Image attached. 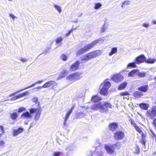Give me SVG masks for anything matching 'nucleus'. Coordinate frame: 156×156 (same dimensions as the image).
Returning <instances> with one entry per match:
<instances>
[{
  "mask_svg": "<svg viewBox=\"0 0 156 156\" xmlns=\"http://www.w3.org/2000/svg\"><path fill=\"white\" fill-rule=\"evenodd\" d=\"M61 152H55L53 154L54 156H60Z\"/></svg>",
  "mask_w": 156,
  "mask_h": 156,
  "instance_id": "41",
  "label": "nucleus"
},
{
  "mask_svg": "<svg viewBox=\"0 0 156 156\" xmlns=\"http://www.w3.org/2000/svg\"><path fill=\"white\" fill-rule=\"evenodd\" d=\"M117 51V48L114 47L111 48V51L109 53L108 55L110 56L116 53Z\"/></svg>",
  "mask_w": 156,
  "mask_h": 156,
  "instance_id": "24",
  "label": "nucleus"
},
{
  "mask_svg": "<svg viewBox=\"0 0 156 156\" xmlns=\"http://www.w3.org/2000/svg\"><path fill=\"white\" fill-rule=\"evenodd\" d=\"M61 58L63 61H66L67 59V57L66 56L63 54H62L61 55Z\"/></svg>",
  "mask_w": 156,
  "mask_h": 156,
  "instance_id": "40",
  "label": "nucleus"
},
{
  "mask_svg": "<svg viewBox=\"0 0 156 156\" xmlns=\"http://www.w3.org/2000/svg\"><path fill=\"white\" fill-rule=\"evenodd\" d=\"M136 67V63L134 62H131L129 63L127 65V68H134Z\"/></svg>",
  "mask_w": 156,
  "mask_h": 156,
  "instance_id": "30",
  "label": "nucleus"
},
{
  "mask_svg": "<svg viewBox=\"0 0 156 156\" xmlns=\"http://www.w3.org/2000/svg\"><path fill=\"white\" fill-rule=\"evenodd\" d=\"M73 74L75 80H76L80 79L81 77V75L82 74V73L80 72H77L74 73Z\"/></svg>",
  "mask_w": 156,
  "mask_h": 156,
  "instance_id": "17",
  "label": "nucleus"
},
{
  "mask_svg": "<svg viewBox=\"0 0 156 156\" xmlns=\"http://www.w3.org/2000/svg\"><path fill=\"white\" fill-rule=\"evenodd\" d=\"M91 100L93 102H96L101 101V98L98 95H95L92 97Z\"/></svg>",
  "mask_w": 156,
  "mask_h": 156,
  "instance_id": "21",
  "label": "nucleus"
},
{
  "mask_svg": "<svg viewBox=\"0 0 156 156\" xmlns=\"http://www.w3.org/2000/svg\"><path fill=\"white\" fill-rule=\"evenodd\" d=\"M154 78L156 80V76H155V77H154Z\"/></svg>",
  "mask_w": 156,
  "mask_h": 156,
  "instance_id": "64",
  "label": "nucleus"
},
{
  "mask_svg": "<svg viewBox=\"0 0 156 156\" xmlns=\"http://www.w3.org/2000/svg\"><path fill=\"white\" fill-rule=\"evenodd\" d=\"M125 136V134L123 132L118 131L115 133L114 138L115 140H119L123 139Z\"/></svg>",
  "mask_w": 156,
  "mask_h": 156,
  "instance_id": "7",
  "label": "nucleus"
},
{
  "mask_svg": "<svg viewBox=\"0 0 156 156\" xmlns=\"http://www.w3.org/2000/svg\"><path fill=\"white\" fill-rule=\"evenodd\" d=\"M73 147L71 146H68L66 148V150L68 151H72L73 150Z\"/></svg>",
  "mask_w": 156,
  "mask_h": 156,
  "instance_id": "48",
  "label": "nucleus"
},
{
  "mask_svg": "<svg viewBox=\"0 0 156 156\" xmlns=\"http://www.w3.org/2000/svg\"><path fill=\"white\" fill-rule=\"evenodd\" d=\"M2 134H0V137L1 136Z\"/></svg>",
  "mask_w": 156,
  "mask_h": 156,
  "instance_id": "63",
  "label": "nucleus"
},
{
  "mask_svg": "<svg viewBox=\"0 0 156 156\" xmlns=\"http://www.w3.org/2000/svg\"><path fill=\"white\" fill-rule=\"evenodd\" d=\"M146 60V58L144 55H141L136 58V63L137 64L144 62Z\"/></svg>",
  "mask_w": 156,
  "mask_h": 156,
  "instance_id": "14",
  "label": "nucleus"
},
{
  "mask_svg": "<svg viewBox=\"0 0 156 156\" xmlns=\"http://www.w3.org/2000/svg\"><path fill=\"white\" fill-rule=\"evenodd\" d=\"M130 4V1L129 0H126L124 1L122 3L121 5L122 8L123 9L125 8L126 6H128Z\"/></svg>",
  "mask_w": 156,
  "mask_h": 156,
  "instance_id": "20",
  "label": "nucleus"
},
{
  "mask_svg": "<svg viewBox=\"0 0 156 156\" xmlns=\"http://www.w3.org/2000/svg\"><path fill=\"white\" fill-rule=\"evenodd\" d=\"M156 61V59L149 58L146 61V62L149 63L153 64Z\"/></svg>",
  "mask_w": 156,
  "mask_h": 156,
  "instance_id": "33",
  "label": "nucleus"
},
{
  "mask_svg": "<svg viewBox=\"0 0 156 156\" xmlns=\"http://www.w3.org/2000/svg\"><path fill=\"white\" fill-rule=\"evenodd\" d=\"M16 96H17V97L18 99L21 98H22V97H23L21 94L17 95Z\"/></svg>",
  "mask_w": 156,
  "mask_h": 156,
  "instance_id": "58",
  "label": "nucleus"
},
{
  "mask_svg": "<svg viewBox=\"0 0 156 156\" xmlns=\"http://www.w3.org/2000/svg\"><path fill=\"white\" fill-rule=\"evenodd\" d=\"M37 100V98H34L33 99V101L34 102H36Z\"/></svg>",
  "mask_w": 156,
  "mask_h": 156,
  "instance_id": "55",
  "label": "nucleus"
},
{
  "mask_svg": "<svg viewBox=\"0 0 156 156\" xmlns=\"http://www.w3.org/2000/svg\"><path fill=\"white\" fill-rule=\"evenodd\" d=\"M30 114H33L37 112L35 116L34 120L37 121L39 119L41 114V108H31L29 110Z\"/></svg>",
  "mask_w": 156,
  "mask_h": 156,
  "instance_id": "6",
  "label": "nucleus"
},
{
  "mask_svg": "<svg viewBox=\"0 0 156 156\" xmlns=\"http://www.w3.org/2000/svg\"><path fill=\"white\" fill-rule=\"evenodd\" d=\"M57 83L53 81H50L46 82L43 86L39 87L34 88V89H40L42 88H47L51 86L53 89H55V87L57 86Z\"/></svg>",
  "mask_w": 156,
  "mask_h": 156,
  "instance_id": "5",
  "label": "nucleus"
},
{
  "mask_svg": "<svg viewBox=\"0 0 156 156\" xmlns=\"http://www.w3.org/2000/svg\"><path fill=\"white\" fill-rule=\"evenodd\" d=\"M0 130H1L2 131V133H5L3 126H0Z\"/></svg>",
  "mask_w": 156,
  "mask_h": 156,
  "instance_id": "53",
  "label": "nucleus"
},
{
  "mask_svg": "<svg viewBox=\"0 0 156 156\" xmlns=\"http://www.w3.org/2000/svg\"><path fill=\"white\" fill-rule=\"evenodd\" d=\"M66 79L71 83L75 81L73 74L69 75L68 77H66Z\"/></svg>",
  "mask_w": 156,
  "mask_h": 156,
  "instance_id": "23",
  "label": "nucleus"
},
{
  "mask_svg": "<svg viewBox=\"0 0 156 156\" xmlns=\"http://www.w3.org/2000/svg\"><path fill=\"white\" fill-rule=\"evenodd\" d=\"M147 85H143L139 88L138 90L144 92H146L147 90Z\"/></svg>",
  "mask_w": 156,
  "mask_h": 156,
  "instance_id": "25",
  "label": "nucleus"
},
{
  "mask_svg": "<svg viewBox=\"0 0 156 156\" xmlns=\"http://www.w3.org/2000/svg\"><path fill=\"white\" fill-rule=\"evenodd\" d=\"M18 117V115L16 112L11 113L10 115V117L12 120H15Z\"/></svg>",
  "mask_w": 156,
  "mask_h": 156,
  "instance_id": "27",
  "label": "nucleus"
},
{
  "mask_svg": "<svg viewBox=\"0 0 156 156\" xmlns=\"http://www.w3.org/2000/svg\"><path fill=\"white\" fill-rule=\"evenodd\" d=\"M24 89H22V90H20L19 91H18L16 92V93H12V94H10L9 96V97H11V96H14V95H15L16 93H19V92H20V91H22V90H24Z\"/></svg>",
  "mask_w": 156,
  "mask_h": 156,
  "instance_id": "46",
  "label": "nucleus"
},
{
  "mask_svg": "<svg viewBox=\"0 0 156 156\" xmlns=\"http://www.w3.org/2000/svg\"><path fill=\"white\" fill-rule=\"evenodd\" d=\"M129 93L127 92H124L121 93L120 94L121 96H125L128 95Z\"/></svg>",
  "mask_w": 156,
  "mask_h": 156,
  "instance_id": "51",
  "label": "nucleus"
},
{
  "mask_svg": "<svg viewBox=\"0 0 156 156\" xmlns=\"http://www.w3.org/2000/svg\"><path fill=\"white\" fill-rule=\"evenodd\" d=\"M68 71L66 70H63L60 74L59 76L58 77V79H59L66 76L69 73Z\"/></svg>",
  "mask_w": 156,
  "mask_h": 156,
  "instance_id": "15",
  "label": "nucleus"
},
{
  "mask_svg": "<svg viewBox=\"0 0 156 156\" xmlns=\"http://www.w3.org/2000/svg\"><path fill=\"white\" fill-rule=\"evenodd\" d=\"M84 95V92L83 91L80 92L79 91H77L76 93V96L78 98H81Z\"/></svg>",
  "mask_w": 156,
  "mask_h": 156,
  "instance_id": "32",
  "label": "nucleus"
},
{
  "mask_svg": "<svg viewBox=\"0 0 156 156\" xmlns=\"http://www.w3.org/2000/svg\"><path fill=\"white\" fill-rule=\"evenodd\" d=\"M17 96H15L14 97H12L11 99V100H12V101H14V100H16L17 99Z\"/></svg>",
  "mask_w": 156,
  "mask_h": 156,
  "instance_id": "54",
  "label": "nucleus"
},
{
  "mask_svg": "<svg viewBox=\"0 0 156 156\" xmlns=\"http://www.w3.org/2000/svg\"><path fill=\"white\" fill-rule=\"evenodd\" d=\"M111 105L109 103L106 102L102 104L101 103L95 104L92 105L90 109L91 111L99 110L101 112H107L108 110V108H111Z\"/></svg>",
  "mask_w": 156,
  "mask_h": 156,
  "instance_id": "1",
  "label": "nucleus"
},
{
  "mask_svg": "<svg viewBox=\"0 0 156 156\" xmlns=\"http://www.w3.org/2000/svg\"><path fill=\"white\" fill-rule=\"evenodd\" d=\"M134 127L136 129V130L140 133H141L142 132V131L141 129L138 126L135 125Z\"/></svg>",
  "mask_w": 156,
  "mask_h": 156,
  "instance_id": "38",
  "label": "nucleus"
},
{
  "mask_svg": "<svg viewBox=\"0 0 156 156\" xmlns=\"http://www.w3.org/2000/svg\"><path fill=\"white\" fill-rule=\"evenodd\" d=\"M80 64V62L78 61L73 63L70 67L69 70L71 71H74L77 69Z\"/></svg>",
  "mask_w": 156,
  "mask_h": 156,
  "instance_id": "12",
  "label": "nucleus"
},
{
  "mask_svg": "<svg viewBox=\"0 0 156 156\" xmlns=\"http://www.w3.org/2000/svg\"><path fill=\"white\" fill-rule=\"evenodd\" d=\"M147 114L149 118L153 119L156 116V106H154L151 110L148 111Z\"/></svg>",
  "mask_w": 156,
  "mask_h": 156,
  "instance_id": "8",
  "label": "nucleus"
},
{
  "mask_svg": "<svg viewBox=\"0 0 156 156\" xmlns=\"http://www.w3.org/2000/svg\"><path fill=\"white\" fill-rule=\"evenodd\" d=\"M117 124L116 123H112L109 125V129L113 131L115 130L117 127Z\"/></svg>",
  "mask_w": 156,
  "mask_h": 156,
  "instance_id": "18",
  "label": "nucleus"
},
{
  "mask_svg": "<svg viewBox=\"0 0 156 156\" xmlns=\"http://www.w3.org/2000/svg\"><path fill=\"white\" fill-rule=\"evenodd\" d=\"M24 123L25 125H27L28 124V122H25Z\"/></svg>",
  "mask_w": 156,
  "mask_h": 156,
  "instance_id": "62",
  "label": "nucleus"
},
{
  "mask_svg": "<svg viewBox=\"0 0 156 156\" xmlns=\"http://www.w3.org/2000/svg\"><path fill=\"white\" fill-rule=\"evenodd\" d=\"M137 75L139 77H144L145 76L146 73L145 72H143L142 73L139 72V71H138Z\"/></svg>",
  "mask_w": 156,
  "mask_h": 156,
  "instance_id": "34",
  "label": "nucleus"
},
{
  "mask_svg": "<svg viewBox=\"0 0 156 156\" xmlns=\"http://www.w3.org/2000/svg\"><path fill=\"white\" fill-rule=\"evenodd\" d=\"M72 22H74L75 23H76L78 22V20H73V21H72Z\"/></svg>",
  "mask_w": 156,
  "mask_h": 156,
  "instance_id": "60",
  "label": "nucleus"
},
{
  "mask_svg": "<svg viewBox=\"0 0 156 156\" xmlns=\"http://www.w3.org/2000/svg\"><path fill=\"white\" fill-rule=\"evenodd\" d=\"M9 16L13 20H15V19H16L17 18V17L15 16L13 14H9Z\"/></svg>",
  "mask_w": 156,
  "mask_h": 156,
  "instance_id": "45",
  "label": "nucleus"
},
{
  "mask_svg": "<svg viewBox=\"0 0 156 156\" xmlns=\"http://www.w3.org/2000/svg\"><path fill=\"white\" fill-rule=\"evenodd\" d=\"M28 111L23 112L21 115V118L23 119H28L32 117V115Z\"/></svg>",
  "mask_w": 156,
  "mask_h": 156,
  "instance_id": "13",
  "label": "nucleus"
},
{
  "mask_svg": "<svg viewBox=\"0 0 156 156\" xmlns=\"http://www.w3.org/2000/svg\"><path fill=\"white\" fill-rule=\"evenodd\" d=\"M110 86L111 84L110 82L105 80L101 84L100 87V94L104 95H107L108 91Z\"/></svg>",
  "mask_w": 156,
  "mask_h": 156,
  "instance_id": "4",
  "label": "nucleus"
},
{
  "mask_svg": "<svg viewBox=\"0 0 156 156\" xmlns=\"http://www.w3.org/2000/svg\"><path fill=\"white\" fill-rule=\"evenodd\" d=\"M140 108L142 109L146 110L149 107V105L146 103H141L139 105Z\"/></svg>",
  "mask_w": 156,
  "mask_h": 156,
  "instance_id": "22",
  "label": "nucleus"
},
{
  "mask_svg": "<svg viewBox=\"0 0 156 156\" xmlns=\"http://www.w3.org/2000/svg\"><path fill=\"white\" fill-rule=\"evenodd\" d=\"M127 84L126 82H124L120 84L118 87L119 90H122L124 88L126 87Z\"/></svg>",
  "mask_w": 156,
  "mask_h": 156,
  "instance_id": "31",
  "label": "nucleus"
},
{
  "mask_svg": "<svg viewBox=\"0 0 156 156\" xmlns=\"http://www.w3.org/2000/svg\"><path fill=\"white\" fill-rule=\"evenodd\" d=\"M142 26L143 27L147 28L150 26V25L149 23H144L142 24Z\"/></svg>",
  "mask_w": 156,
  "mask_h": 156,
  "instance_id": "47",
  "label": "nucleus"
},
{
  "mask_svg": "<svg viewBox=\"0 0 156 156\" xmlns=\"http://www.w3.org/2000/svg\"><path fill=\"white\" fill-rule=\"evenodd\" d=\"M82 13H81V14H80L79 16H79V17H80V16H81L82 15Z\"/></svg>",
  "mask_w": 156,
  "mask_h": 156,
  "instance_id": "61",
  "label": "nucleus"
},
{
  "mask_svg": "<svg viewBox=\"0 0 156 156\" xmlns=\"http://www.w3.org/2000/svg\"><path fill=\"white\" fill-rule=\"evenodd\" d=\"M101 5V4L99 3H96L94 4V8L95 9H97L100 8Z\"/></svg>",
  "mask_w": 156,
  "mask_h": 156,
  "instance_id": "36",
  "label": "nucleus"
},
{
  "mask_svg": "<svg viewBox=\"0 0 156 156\" xmlns=\"http://www.w3.org/2000/svg\"><path fill=\"white\" fill-rule=\"evenodd\" d=\"M53 6L58 12L59 14L62 12V9L61 6L55 4H54L53 5Z\"/></svg>",
  "mask_w": 156,
  "mask_h": 156,
  "instance_id": "26",
  "label": "nucleus"
},
{
  "mask_svg": "<svg viewBox=\"0 0 156 156\" xmlns=\"http://www.w3.org/2000/svg\"><path fill=\"white\" fill-rule=\"evenodd\" d=\"M23 129L21 128H19L18 129H14L13 132V135L15 136H16L18 134L22 132Z\"/></svg>",
  "mask_w": 156,
  "mask_h": 156,
  "instance_id": "16",
  "label": "nucleus"
},
{
  "mask_svg": "<svg viewBox=\"0 0 156 156\" xmlns=\"http://www.w3.org/2000/svg\"><path fill=\"white\" fill-rule=\"evenodd\" d=\"M5 143L3 141H0V146H3L4 145Z\"/></svg>",
  "mask_w": 156,
  "mask_h": 156,
  "instance_id": "56",
  "label": "nucleus"
},
{
  "mask_svg": "<svg viewBox=\"0 0 156 156\" xmlns=\"http://www.w3.org/2000/svg\"><path fill=\"white\" fill-rule=\"evenodd\" d=\"M123 79L122 76L119 74H115L112 77V80L116 83H118L122 81Z\"/></svg>",
  "mask_w": 156,
  "mask_h": 156,
  "instance_id": "9",
  "label": "nucleus"
},
{
  "mask_svg": "<svg viewBox=\"0 0 156 156\" xmlns=\"http://www.w3.org/2000/svg\"><path fill=\"white\" fill-rule=\"evenodd\" d=\"M29 94V93L28 91H26L25 92L21 94L22 95V97H23L26 95H28Z\"/></svg>",
  "mask_w": 156,
  "mask_h": 156,
  "instance_id": "49",
  "label": "nucleus"
},
{
  "mask_svg": "<svg viewBox=\"0 0 156 156\" xmlns=\"http://www.w3.org/2000/svg\"><path fill=\"white\" fill-rule=\"evenodd\" d=\"M44 81V80H38L36 82H35L34 83L32 84L30 86H29L27 87H26L25 89H28L30 88H31V87H34V86L36 85V84H38V83H41L42 82H43Z\"/></svg>",
  "mask_w": 156,
  "mask_h": 156,
  "instance_id": "29",
  "label": "nucleus"
},
{
  "mask_svg": "<svg viewBox=\"0 0 156 156\" xmlns=\"http://www.w3.org/2000/svg\"><path fill=\"white\" fill-rule=\"evenodd\" d=\"M26 110V109L25 108L23 107H22L20 108L18 110V112H20L23 111H25Z\"/></svg>",
  "mask_w": 156,
  "mask_h": 156,
  "instance_id": "42",
  "label": "nucleus"
},
{
  "mask_svg": "<svg viewBox=\"0 0 156 156\" xmlns=\"http://www.w3.org/2000/svg\"><path fill=\"white\" fill-rule=\"evenodd\" d=\"M120 143L119 142H116V143L115 144H114L112 145L113 146V147H119V145H120Z\"/></svg>",
  "mask_w": 156,
  "mask_h": 156,
  "instance_id": "44",
  "label": "nucleus"
},
{
  "mask_svg": "<svg viewBox=\"0 0 156 156\" xmlns=\"http://www.w3.org/2000/svg\"><path fill=\"white\" fill-rule=\"evenodd\" d=\"M76 29V28H72L70 30H69L68 33H66V34L65 37H67L69 36L70 35V33H72L73 30H75Z\"/></svg>",
  "mask_w": 156,
  "mask_h": 156,
  "instance_id": "39",
  "label": "nucleus"
},
{
  "mask_svg": "<svg viewBox=\"0 0 156 156\" xmlns=\"http://www.w3.org/2000/svg\"><path fill=\"white\" fill-rule=\"evenodd\" d=\"M75 107V105H73L72 108L68 111V112L66 114V116L64 118V121L63 122V125L64 126L66 125L67 121L68 119L69 118V116L71 113L72 112L73 109Z\"/></svg>",
  "mask_w": 156,
  "mask_h": 156,
  "instance_id": "10",
  "label": "nucleus"
},
{
  "mask_svg": "<svg viewBox=\"0 0 156 156\" xmlns=\"http://www.w3.org/2000/svg\"><path fill=\"white\" fill-rule=\"evenodd\" d=\"M104 41L102 38H99L93 41L92 43L89 44L83 48L79 49L76 52L77 55H80L88 51L98 43H101Z\"/></svg>",
  "mask_w": 156,
  "mask_h": 156,
  "instance_id": "3",
  "label": "nucleus"
},
{
  "mask_svg": "<svg viewBox=\"0 0 156 156\" xmlns=\"http://www.w3.org/2000/svg\"><path fill=\"white\" fill-rule=\"evenodd\" d=\"M35 125V124L33 122H32L30 125V128L34 126Z\"/></svg>",
  "mask_w": 156,
  "mask_h": 156,
  "instance_id": "57",
  "label": "nucleus"
},
{
  "mask_svg": "<svg viewBox=\"0 0 156 156\" xmlns=\"http://www.w3.org/2000/svg\"><path fill=\"white\" fill-rule=\"evenodd\" d=\"M138 70L133 69L129 73L128 76L129 77H134L136 74H137Z\"/></svg>",
  "mask_w": 156,
  "mask_h": 156,
  "instance_id": "19",
  "label": "nucleus"
},
{
  "mask_svg": "<svg viewBox=\"0 0 156 156\" xmlns=\"http://www.w3.org/2000/svg\"><path fill=\"white\" fill-rule=\"evenodd\" d=\"M106 27H105V24L101 28V32H103L105 31V30L106 29Z\"/></svg>",
  "mask_w": 156,
  "mask_h": 156,
  "instance_id": "43",
  "label": "nucleus"
},
{
  "mask_svg": "<svg viewBox=\"0 0 156 156\" xmlns=\"http://www.w3.org/2000/svg\"><path fill=\"white\" fill-rule=\"evenodd\" d=\"M143 95V94L140 92L138 91H135L133 94V95L136 98L140 97Z\"/></svg>",
  "mask_w": 156,
  "mask_h": 156,
  "instance_id": "28",
  "label": "nucleus"
},
{
  "mask_svg": "<svg viewBox=\"0 0 156 156\" xmlns=\"http://www.w3.org/2000/svg\"><path fill=\"white\" fill-rule=\"evenodd\" d=\"M153 123L156 128V118L154 119L153 120Z\"/></svg>",
  "mask_w": 156,
  "mask_h": 156,
  "instance_id": "52",
  "label": "nucleus"
},
{
  "mask_svg": "<svg viewBox=\"0 0 156 156\" xmlns=\"http://www.w3.org/2000/svg\"><path fill=\"white\" fill-rule=\"evenodd\" d=\"M20 60L21 62H27V59L26 58H21L20 59Z\"/></svg>",
  "mask_w": 156,
  "mask_h": 156,
  "instance_id": "50",
  "label": "nucleus"
},
{
  "mask_svg": "<svg viewBox=\"0 0 156 156\" xmlns=\"http://www.w3.org/2000/svg\"><path fill=\"white\" fill-rule=\"evenodd\" d=\"M101 53L102 51L100 50L93 51L82 56L80 57V59L82 62H87L99 56Z\"/></svg>",
  "mask_w": 156,
  "mask_h": 156,
  "instance_id": "2",
  "label": "nucleus"
},
{
  "mask_svg": "<svg viewBox=\"0 0 156 156\" xmlns=\"http://www.w3.org/2000/svg\"><path fill=\"white\" fill-rule=\"evenodd\" d=\"M63 40V38L61 37H58L55 40L56 43L57 44L61 43Z\"/></svg>",
  "mask_w": 156,
  "mask_h": 156,
  "instance_id": "35",
  "label": "nucleus"
},
{
  "mask_svg": "<svg viewBox=\"0 0 156 156\" xmlns=\"http://www.w3.org/2000/svg\"><path fill=\"white\" fill-rule=\"evenodd\" d=\"M105 148L107 152L109 154H112L115 151V148L112 145H105Z\"/></svg>",
  "mask_w": 156,
  "mask_h": 156,
  "instance_id": "11",
  "label": "nucleus"
},
{
  "mask_svg": "<svg viewBox=\"0 0 156 156\" xmlns=\"http://www.w3.org/2000/svg\"><path fill=\"white\" fill-rule=\"evenodd\" d=\"M135 153L138 154L140 152V148L138 146H137L136 147H135Z\"/></svg>",
  "mask_w": 156,
  "mask_h": 156,
  "instance_id": "37",
  "label": "nucleus"
},
{
  "mask_svg": "<svg viewBox=\"0 0 156 156\" xmlns=\"http://www.w3.org/2000/svg\"><path fill=\"white\" fill-rule=\"evenodd\" d=\"M152 23L153 24H156V21L155 20H153Z\"/></svg>",
  "mask_w": 156,
  "mask_h": 156,
  "instance_id": "59",
  "label": "nucleus"
}]
</instances>
